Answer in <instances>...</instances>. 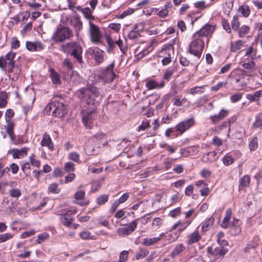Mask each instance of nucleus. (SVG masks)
I'll return each mask as SVG.
<instances>
[{
  "label": "nucleus",
  "instance_id": "603ef678",
  "mask_svg": "<svg viewBox=\"0 0 262 262\" xmlns=\"http://www.w3.org/2000/svg\"><path fill=\"white\" fill-rule=\"evenodd\" d=\"M40 144L42 146H47L49 148V135L46 133Z\"/></svg>",
  "mask_w": 262,
  "mask_h": 262
},
{
  "label": "nucleus",
  "instance_id": "ea45409f",
  "mask_svg": "<svg viewBox=\"0 0 262 262\" xmlns=\"http://www.w3.org/2000/svg\"><path fill=\"white\" fill-rule=\"evenodd\" d=\"M238 12L241 13L244 17H247L250 14V11L248 6H242L239 8Z\"/></svg>",
  "mask_w": 262,
  "mask_h": 262
},
{
  "label": "nucleus",
  "instance_id": "4468645a",
  "mask_svg": "<svg viewBox=\"0 0 262 262\" xmlns=\"http://www.w3.org/2000/svg\"><path fill=\"white\" fill-rule=\"evenodd\" d=\"M0 67L2 69L7 68L8 73H12L15 68L14 61L13 60H2L0 58Z\"/></svg>",
  "mask_w": 262,
  "mask_h": 262
},
{
  "label": "nucleus",
  "instance_id": "4c0bfd02",
  "mask_svg": "<svg viewBox=\"0 0 262 262\" xmlns=\"http://www.w3.org/2000/svg\"><path fill=\"white\" fill-rule=\"evenodd\" d=\"M250 30V28L247 25L242 26L238 30V35L239 37H242L247 34Z\"/></svg>",
  "mask_w": 262,
  "mask_h": 262
},
{
  "label": "nucleus",
  "instance_id": "0e129e2a",
  "mask_svg": "<svg viewBox=\"0 0 262 262\" xmlns=\"http://www.w3.org/2000/svg\"><path fill=\"white\" fill-rule=\"evenodd\" d=\"M117 233L120 236H127L129 235L127 230L125 227L118 228L117 229Z\"/></svg>",
  "mask_w": 262,
  "mask_h": 262
},
{
  "label": "nucleus",
  "instance_id": "0eeeda50",
  "mask_svg": "<svg viewBox=\"0 0 262 262\" xmlns=\"http://www.w3.org/2000/svg\"><path fill=\"white\" fill-rule=\"evenodd\" d=\"M89 25L90 34L91 40L94 42H99L101 36L99 27L93 24L92 21H89Z\"/></svg>",
  "mask_w": 262,
  "mask_h": 262
},
{
  "label": "nucleus",
  "instance_id": "58836bf2",
  "mask_svg": "<svg viewBox=\"0 0 262 262\" xmlns=\"http://www.w3.org/2000/svg\"><path fill=\"white\" fill-rule=\"evenodd\" d=\"M174 72L173 68H169L167 69L163 75V79L167 81H169Z\"/></svg>",
  "mask_w": 262,
  "mask_h": 262
},
{
  "label": "nucleus",
  "instance_id": "5fc2aeb1",
  "mask_svg": "<svg viewBox=\"0 0 262 262\" xmlns=\"http://www.w3.org/2000/svg\"><path fill=\"white\" fill-rule=\"evenodd\" d=\"M149 126V122L146 120L142 122V124H141L138 127L137 130L138 132H140L141 130H144Z\"/></svg>",
  "mask_w": 262,
  "mask_h": 262
},
{
  "label": "nucleus",
  "instance_id": "37998d69",
  "mask_svg": "<svg viewBox=\"0 0 262 262\" xmlns=\"http://www.w3.org/2000/svg\"><path fill=\"white\" fill-rule=\"evenodd\" d=\"M246 55L248 56V58L253 59L256 56V50L252 47H250L246 50Z\"/></svg>",
  "mask_w": 262,
  "mask_h": 262
},
{
  "label": "nucleus",
  "instance_id": "6e6552de",
  "mask_svg": "<svg viewBox=\"0 0 262 262\" xmlns=\"http://www.w3.org/2000/svg\"><path fill=\"white\" fill-rule=\"evenodd\" d=\"M54 108L52 115L54 117H61L66 113L67 106L62 102H58L54 105L50 106V111Z\"/></svg>",
  "mask_w": 262,
  "mask_h": 262
},
{
  "label": "nucleus",
  "instance_id": "1a4fd4ad",
  "mask_svg": "<svg viewBox=\"0 0 262 262\" xmlns=\"http://www.w3.org/2000/svg\"><path fill=\"white\" fill-rule=\"evenodd\" d=\"M114 63L109 65L103 71L102 74V77L103 80L106 82H111L114 79L116 75L113 71Z\"/></svg>",
  "mask_w": 262,
  "mask_h": 262
},
{
  "label": "nucleus",
  "instance_id": "4be33fe9",
  "mask_svg": "<svg viewBox=\"0 0 262 262\" xmlns=\"http://www.w3.org/2000/svg\"><path fill=\"white\" fill-rule=\"evenodd\" d=\"M186 248L183 244L177 245L173 250L171 252L170 255L174 258L179 255L181 252L185 250Z\"/></svg>",
  "mask_w": 262,
  "mask_h": 262
},
{
  "label": "nucleus",
  "instance_id": "bf43d9fd",
  "mask_svg": "<svg viewBox=\"0 0 262 262\" xmlns=\"http://www.w3.org/2000/svg\"><path fill=\"white\" fill-rule=\"evenodd\" d=\"M255 66V63L253 61H250L248 62H245L242 64V67L245 69L250 70L253 68Z\"/></svg>",
  "mask_w": 262,
  "mask_h": 262
},
{
  "label": "nucleus",
  "instance_id": "c85d7f7f",
  "mask_svg": "<svg viewBox=\"0 0 262 262\" xmlns=\"http://www.w3.org/2000/svg\"><path fill=\"white\" fill-rule=\"evenodd\" d=\"M106 40L107 42V43L108 45V48L106 49V52L108 53H110L112 52V51L114 50L115 47H116V42L115 41H114L112 38L108 36H107L106 37Z\"/></svg>",
  "mask_w": 262,
  "mask_h": 262
},
{
  "label": "nucleus",
  "instance_id": "9b49d317",
  "mask_svg": "<svg viewBox=\"0 0 262 262\" xmlns=\"http://www.w3.org/2000/svg\"><path fill=\"white\" fill-rule=\"evenodd\" d=\"M95 112L94 109L86 112H83L82 120L85 126L90 127L91 125L93 123V115Z\"/></svg>",
  "mask_w": 262,
  "mask_h": 262
},
{
  "label": "nucleus",
  "instance_id": "a18cd8bd",
  "mask_svg": "<svg viewBox=\"0 0 262 262\" xmlns=\"http://www.w3.org/2000/svg\"><path fill=\"white\" fill-rule=\"evenodd\" d=\"M205 87L204 85H202L201 86H196L193 88H191L190 90V93L192 95H195L196 94H202L204 92L202 89Z\"/></svg>",
  "mask_w": 262,
  "mask_h": 262
},
{
  "label": "nucleus",
  "instance_id": "473e14b6",
  "mask_svg": "<svg viewBox=\"0 0 262 262\" xmlns=\"http://www.w3.org/2000/svg\"><path fill=\"white\" fill-rule=\"evenodd\" d=\"M108 194L101 195L96 199V202L99 205H103L108 201Z\"/></svg>",
  "mask_w": 262,
  "mask_h": 262
},
{
  "label": "nucleus",
  "instance_id": "b1692460",
  "mask_svg": "<svg viewBox=\"0 0 262 262\" xmlns=\"http://www.w3.org/2000/svg\"><path fill=\"white\" fill-rule=\"evenodd\" d=\"M7 125L5 126L6 132L10 136L11 139L13 141L15 139L14 134V124L11 121L7 122Z\"/></svg>",
  "mask_w": 262,
  "mask_h": 262
},
{
  "label": "nucleus",
  "instance_id": "052dcab7",
  "mask_svg": "<svg viewBox=\"0 0 262 262\" xmlns=\"http://www.w3.org/2000/svg\"><path fill=\"white\" fill-rule=\"evenodd\" d=\"M222 24L223 28L228 32L230 33L231 32V28L230 27L229 23L228 21L226 19H223L222 20Z\"/></svg>",
  "mask_w": 262,
  "mask_h": 262
},
{
  "label": "nucleus",
  "instance_id": "f704fd0d",
  "mask_svg": "<svg viewBox=\"0 0 262 262\" xmlns=\"http://www.w3.org/2000/svg\"><path fill=\"white\" fill-rule=\"evenodd\" d=\"M149 252L145 249H141L137 252L136 258L137 259H140L145 257L148 254Z\"/></svg>",
  "mask_w": 262,
  "mask_h": 262
},
{
  "label": "nucleus",
  "instance_id": "a19ab883",
  "mask_svg": "<svg viewBox=\"0 0 262 262\" xmlns=\"http://www.w3.org/2000/svg\"><path fill=\"white\" fill-rule=\"evenodd\" d=\"M238 17L237 15H234L233 18V20L231 22L232 28L233 30H238L239 26V22L238 20Z\"/></svg>",
  "mask_w": 262,
  "mask_h": 262
},
{
  "label": "nucleus",
  "instance_id": "5701e85b",
  "mask_svg": "<svg viewBox=\"0 0 262 262\" xmlns=\"http://www.w3.org/2000/svg\"><path fill=\"white\" fill-rule=\"evenodd\" d=\"M69 212H71V211L67 212L66 214L63 215L60 217L61 222L68 227L70 226L73 220V218L71 216V213H69Z\"/></svg>",
  "mask_w": 262,
  "mask_h": 262
},
{
  "label": "nucleus",
  "instance_id": "412c9836",
  "mask_svg": "<svg viewBox=\"0 0 262 262\" xmlns=\"http://www.w3.org/2000/svg\"><path fill=\"white\" fill-rule=\"evenodd\" d=\"M232 212L231 209H228L226 211L225 216L224 217L223 222L221 224V226L224 228H227L229 226V222L231 219Z\"/></svg>",
  "mask_w": 262,
  "mask_h": 262
},
{
  "label": "nucleus",
  "instance_id": "338daca9",
  "mask_svg": "<svg viewBox=\"0 0 262 262\" xmlns=\"http://www.w3.org/2000/svg\"><path fill=\"white\" fill-rule=\"evenodd\" d=\"M35 233V231L34 230H31L30 231H27L24 232L21 235V238H25L34 235Z\"/></svg>",
  "mask_w": 262,
  "mask_h": 262
},
{
  "label": "nucleus",
  "instance_id": "393cba45",
  "mask_svg": "<svg viewBox=\"0 0 262 262\" xmlns=\"http://www.w3.org/2000/svg\"><path fill=\"white\" fill-rule=\"evenodd\" d=\"M250 177L249 175H245L239 180V188L242 189L244 187H247L249 186Z\"/></svg>",
  "mask_w": 262,
  "mask_h": 262
},
{
  "label": "nucleus",
  "instance_id": "774afa93",
  "mask_svg": "<svg viewBox=\"0 0 262 262\" xmlns=\"http://www.w3.org/2000/svg\"><path fill=\"white\" fill-rule=\"evenodd\" d=\"M177 26L178 28L182 31L184 32L186 29V26L183 20H180L178 21Z\"/></svg>",
  "mask_w": 262,
  "mask_h": 262
},
{
  "label": "nucleus",
  "instance_id": "7c9ffc66",
  "mask_svg": "<svg viewBox=\"0 0 262 262\" xmlns=\"http://www.w3.org/2000/svg\"><path fill=\"white\" fill-rule=\"evenodd\" d=\"M81 11L84 16L90 20V21H92L94 19V17L92 15V11L89 8H83L81 10Z\"/></svg>",
  "mask_w": 262,
  "mask_h": 262
},
{
  "label": "nucleus",
  "instance_id": "79ce46f5",
  "mask_svg": "<svg viewBox=\"0 0 262 262\" xmlns=\"http://www.w3.org/2000/svg\"><path fill=\"white\" fill-rule=\"evenodd\" d=\"M234 161V158L229 155H226L223 159V162L224 165L226 166L232 164Z\"/></svg>",
  "mask_w": 262,
  "mask_h": 262
},
{
  "label": "nucleus",
  "instance_id": "de8ad7c7",
  "mask_svg": "<svg viewBox=\"0 0 262 262\" xmlns=\"http://www.w3.org/2000/svg\"><path fill=\"white\" fill-rule=\"evenodd\" d=\"M227 81H222L219 82L217 84L211 87V90L212 91H217L220 89L225 87L227 84Z\"/></svg>",
  "mask_w": 262,
  "mask_h": 262
},
{
  "label": "nucleus",
  "instance_id": "e2e57ef3",
  "mask_svg": "<svg viewBox=\"0 0 262 262\" xmlns=\"http://www.w3.org/2000/svg\"><path fill=\"white\" fill-rule=\"evenodd\" d=\"M181 213V208L180 207H178L171 211H170L169 214L170 216L174 217Z\"/></svg>",
  "mask_w": 262,
  "mask_h": 262
},
{
  "label": "nucleus",
  "instance_id": "aec40b11",
  "mask_svg": "<svg viewBox=\"0 0 262 262\" xmlns=\"http://www.w3.org/2000/svg\"><path fill=\"white\" fill-rule=\"evenodd\" d=\"M262 97V90L256 91L254 94H250L247 95V98L250 101H259V97Z\"/></svg>",
  "mask_w": 262,
  "mask_h": 262
},
{
  "label": "nucleus",
  "instance_id": "20e7f679",
  "mask_svg": "<svg viewBox=\"0 0 262 262\" xmlns=\"http://www.w3.org/2000/svg\"><path fill=\"white\" fill-rule=\"evenodd\" d=\"M73 36V33L71 29L60 25L57 27L56 32L52 36V39L56 42H61Z\"/></svg>",
  "mask_w": 262,
  "mask_h": 262
},
{
  "label": "nucleus",
  "instance_id": "69168bd1",
  "mask_svg": "<svg viewBox=\"0 0 262 262\" xmlns=\"http://www.w3.org/2000/svg\"><path fill=\"white\" fill-rule=\"evenodd\" d=\"M242 97V95L241 94H234L231 96L230 100L232 102H236L239 101Z\"/></svg>",
  "mask_w": 262,
  "mask_h": 262
},
{
  "label": "nucleus",
  "instance_id": "f8f14e48",
  "mask_svg": "<svg viewBox=\"0 0 262 262\" xmlns=\"http://www.w3.org/2000/svg\"><path fill=\"white\" fill-rule=\"evenodd\" d=\"M229 114V111L226 110L222 109L218 114L214 115L210 117V119L214 124H216L220 121L226 117Z\"/></svg>",
  "mask_w": 262,
  "mask_h": 262
},
{
  "label": "nucleus",
  "instance_id": "9d476101",
  "mask_svg": "<svg viewBox=\"0 0 262 262\" xmlns=\"http://www.w3.org/2000/svg\"><path fill=\"white\" fill-rule=\"evenodd\" d=\"M214 26L207 24L194 34L198 35L199 38H203L204 39V37L212 34L214 31Z\"/></svg>",
  "mask_w": 262,
  "mask_h": 262
},
{
  "label": "nucleus",
  "instance_id": "a211bd4d",
  "mask_svg": "<svg viewBox=\"0 0 262 262\" xmlns=\"http://www.w3.org/2000/svg\"><path fill=\"white\" fill-rule=\"evenodd\" d=\"M164 85L165 83L164 81L159 83L154 80H149L146 83V86L148 90L162 88Z\"/></svg>",
  "mask_w": 262,
  "mask_h": 262
},
{
  "label": "nucleus",
  "instance_id": "2eb2a0df",
  "mask_svg": "<svg viewBox=\"0 0 262 262\" xmlns=\"http://www.w3.org/2000/svg\"><path fill=\"white\" fill-rule=\"evenodd\" d=\"M164 234H165L164 233H162L158 237H155L153 238H145L143 239L142 245L145 246H152L160 241L162 239V237L164 235Z\"/></svg>",
  "mask_w": 262,
  "mask_h": 262
},
{
  "label": "nucleus",
  "instance_id": "2f4dec72",
  "mask_svg": "<svg viewBox=\"0 0 262 262\" xmlns=\"http://www.w3.org/2000/svg\"><path fill=\"white\" fill-rule=\"evenodd\" d=\"M243 45V42L242 40H237L234 43H232L230 47L231 51L235 52L240 50Z\"/></svg>",
  "mask_w": 262,
  "mask_h": 262
},
{
  "label": "nucleus",
  "instance_id": "f3484780",
  "mask_svg": "<svg viewBox=\"0 0 262 262\" xmlns=\"http://www.w3.org/2000/svg\"><path fill=\"white\" fill-rule=\"evenodd\" d=\"M50 78L52 79L53 84L56 86L61 84L60 75L53 69H50Z\"/></svg>",
  "mask_w": 262,
  "mask_h": 262
},
{
  "label": "nucleus",
  "instance_id": "cd10ccee",
  "mask_svg": "<svg viewBox=\"0 0 262 262\" xmlns=\"http://www.w3.org/2000/svg\"><path fill=\"white\" fill-rule=\"evenodd\" d=\"M193 5L195 8L200 10H203L211 6L209 4H206L204 1H197L193 4Z\"/></svg>",
  "mask_w": 262,
  "mask_h": 262
},
{
  "label": "nucleus",
  "instance_id": "a878e982",
  "mask_svg": "<svg viewBox=\"0 0 262 262\" xmlns=\"http://www.w3.org/2000/svg\"><path fill=\"white\" fill-rule=\"evenodd\" d=\"M70 23L76 28V30H80L82 28V24L77 17H72L70 18Z\"/></svg>",
  "mask_w": 262,
  "mask_h": 262
},
{
  "label": "nucleus",
  "instance_id": "bb28decb",
  "mask_svg": "<svg viewBox=\"0 0 262 262\" xmlns=\"http://www.w3.org/2000/svg\"><path fill=\"white\" fill-rule=\"evenodd\" d=\"M200 238L201 236L199 232L198 231H194L189 236L188 244L191 245L193 243H196L200 239Z\"/></svg>",
  "mask_w": 262,
  "mask_h": 262
},
{
  "label": "nucleus",
  "instance_id": "dca6fc26",
  "mask_svg": "<svg viewBox=\"0 0 262 262\" xmlns=\"http://www.w3.org/2000/svg\"><path fill=\"white\" fill-rule=\"evenodd\" d=\"M26 46L27 50L30 51H40L43 49L42 45L39 42L27 41Z\"/></svg>",
  "mask_w": 262,
  "mask_h": 262
},
{
  "label": "nucleus",
  "instance_id": "49530a36",
  "mask_svg": "<svg viewBox=\"0 0 262 262\" xmlns=\"http://www.w3.org/2000/svg\"><path fill=\"white\" fill-rule=\"evenodd\" d=\"M13 237V235L9 233L2 234L0 235V243L6 242Z\"/></svg>",
  "mask_w": 262,
  "mask_h": 262
},
{
  "label": "nucleus",
  "instance_id": "3c124183",
  "mask_svg": "<svg viewBox=\"0 0 262 262\" xmlns=\"http://www.w3.org/2000/svg\"><path fill=\"white\" fill-rule=\"evenodd\" d=\"M14 116L13 111L11 109L7 110L5 113V119L6 122L10 121L11 118Z\"/></svg>",
  "mask_w": 262,
  "mask_h": 262
},
{
  "label": "nucleus",
  "instance_id": "e433bc0d",
  "mask_svg": "<svg viewBox=\"0 0 262 262\" xmlns=\"http://www.w3.org/2000/svg\"><path fill=\"white\" fill-rule=\"evenodd\" d=\"M249 148L251 150H255L258 147V138L254 137L249 144Z\"/></svg>",
  "mask_w": 262,
  "mask_h": 262
},
{
  "label": "nucleus",
  "instance_id": "6ab92c4d",
  "mask_svg": "<svg viewBox=\"0 0 262 262\" xmlns=\"http://www.w3.org/2000/svg\"><path fill=\"white\" fill-rule=\"evenodd\" d=\"M228 251L227 248L218 247L214 249V256L216 258H222Z\"/></svg>",
  "mask_w": 262,
  "mask_h": 262
},
{
  "label": "nucleus",
  "instance_id": "c756f323",
  "mask_svg": "<svg viewBox=\"0 0 262 262\" xmlns=\"http://www.w3.org/2000/svg\"><path fill=\"white\" fill-rule=\"evenodd\" d=\"M227 128V135L229 136V133L230 130V121L224 122L223 124H222L220 126H217L215 127V130L217 133H219L221 130L224 129V128Z\"/></svg>",
  "mask_w": 262,
  "mask_h": 262
},
{
  "label": "nucleus",
  "instance_id": "8fccbe9b",
  "mask_svg": "<svg viewBox=\"0 0 262 262\" xmlns=\"http://www.w3.org/2000/svg\"><path fill=\"white\" fill-rule=\"evenodd\" d=\"M60 190L61 189L58 187L57 184L53 183L50 185V192L56 194L59 193Z\"/></svg>",
  "mask_w": 262,
  "mask_h": 262
},
{
  "label": "nucleus",
  "instance_id": "09e8293b",
  "mask_svg": "<svg viewBox=\"0 0 262 262\" xmlns=\"http://www.w3.org/2000/svg\"><path fill=\"white\" fill-rule=\"evenodd\" d=\"M10 195L13 198H18L21 195V192L18 189H11L9 191Z\"/></svg>",
  "mask_w": 262,
  "mask_h": 262
},
{
  "label": "nucleus",
  "instance_id": "13d9d810",
  "mask_svg": "<svg viewBox=\"0 0 262 262\" xmlns=\"http://www.w3.org/2000/svg\"><path fill=\"white\" fill-rule=\"evenodd\" d=\"M84 196L85 192L81 190L77 191L74 195L75 199L77 200H81L84 199Z\"/></svg>",
  "mask_w": 262,
  "mask_h": 262
},
{
  "label": "nucleus",
  "instance_id": "c03bdc74",
  "mask_svg": "<svg viewBox=\"0 0 262 262\" xmlns=\"http://www.w3.org/2000/svg\"><path fill=\"white\" fill-rule=\"evenodd\" d=\"M64 170L66 172L73 171L75 170V164L72 162H67L64 166Z\"/></svg>",
  "mask_w": 262,
  "mask_h": 262
},
{
  "label": "nucleus",
  "instance_id": "f03ea898",
  "mask_svg": "<svg viewBox=\"0 0 262 262\" xmlns=\"http://www.w3.org/2000/svg\"><path fill=\"white\" fill-rule=\"evenodd\" d=\"M62 51L66 53L70 54L79 63H83L82 54V48L76 42H71L62 46Z\"/></svg>",
  "mask_w": 262,
  "mask_h": 262
},
{
  "label": "nucleus",
  "instance_id": "7ed1b4c3",
  "mask_svg": "<svg viewBox=\"0 0 262 262\" xmlns=\"http://www.w3.org/2000/svg\"><path fill=\"white\" fill-rule=\"evenodd\" d=\"M204 40L203 38H199L198 35L193 34L192 40L189 45V53L200 58L204 50Z\"/></svg>",
  "mask_w": 262,
  "mask_h": 262
},
{
  "label": "nucleus",
  "instance_id": "4d7b16f0",
  "mask_svg": "<svg viewBox=\"0 0 262 262\" xmlns=\"http://www.w3.org/2000/svg\"><path fill=\"white\" fill-rule=\"evenodd\" d=\"M48 237V233L46 232L42 233L38 235V238L36 240V243L40 244L42 241L47 239Z\"/></svg>",
  "mask_w": 262,
  "mask_h": 262
},
{
  "label": "nucleus",
  "instance_id": "c9c22d12",
  "mask_svg": "<svg viewBox=\"0 0 262 262\" xmlns=\"http://www.w3.org/2000/svg\"><path fill=\"white\" fill-rule=\"evenodd\" d=\"M104 52L102 50L97 51L95 54V60L99 63H102L104 60L103 54Z\"/></svg>",
  "mask_w": 262,
  "mask_h": 262
},
{
  "label": "nucleus",
  "instance_id": "423d86ee",
  "mask_svg": "<svg viewBox=\"0 0 262 262\" xmlns=\"http://www.w3.org/2000/svg\"><path fill=\"white\" fill-rule=\"evenodd\" d=\"M173 54V47L171 44L165 45L160 52V56L163 57L162 63L166 66L171 62V55Z\"/></svg>",
  "mask_w": 262,
  "mask_h": 262
},
{
  "label": "nucleus",
  "instance_id": "6e6d98bb",
  "mask_svg": "<svg viewBox=\"0 0 262 262\" xmlns=\"http://www.w3.org/2000/svg\"><path fill=\"white\" fill-rule=\"evenodd\" d=\"M253 127L254 128L262 127V118L259 116H256L255 121L253 124Z\"/></svg>",
  "mask_w": 262,
  "mask_h": 262
},
{
  "label": "nucleus",
  "instance_id": "f257e3e1",
  "mask_svg": "<svg viewBox=\"0 0 262 262\" xmlns=\"http://www.w3.org/2000/svg\"><path fill=\"white\" fill-rule=\"evenodd\" d=\"M77 95L82 102L95 106L99 105L101 99L98 89L92 85L80 89L77 91Z\"/></svg>",
  "mask_w": 262,
  "mask_h": 262
},
{
  "label": "nucleus",
  "instance_id": "39448f33",
  "mask_svg": "<svg viewBox=\"0 0 262 262\" xmlns=\"http://www.w3.org/2000/svg\"><path fill=\"white\" fill-rule=\"evenodd\" d=\"M195 121L193 117L179 122L174 127L178 135H182L184 132L194 125Z\"/></svg>",
  "mask_w": 262,
  "mask_h": 262
},
{
  "label": "nucleus",
  "instance_id": "680f3d73",
  "mask_svg": "<svg viewBox=\"0 0 262 262\" xmlns=\"http://www.w3.org/2000/svg\"><path fill=\"white\" fill-rule=\"evenodd\" d=\"M140 36L139 33L135 30H132L128 33V37L130 39H135Z\"/></svg>",
  "mask_w": 262,
  "mask_h": 262
},
{
  "label": "nucleus",
  "instance_id": "864d4df0",
  "mask_svg": "<svg viewBox=\"0 0 262 262\" xmlns=\"http://www.w3.org/2000/svg\"><path fill=\"white\" fill-rule=\"evenodd\" d=\"M69 159L75 162L79 161V155L76 152H71L69 155Z\"/></svg>",
  "mask_w": 262,
  "mask_h": 262
},
{
  "label": "nucleus",
  "instance_id": "ddd939ff",
  "mask_svg": "<svg viewBox=\"0 0 262 262\" xmlns=\"http://www.w3.org/2000/svg\"><path fill=\"white\" fill-rule=\"evenodd\" d=\"M28 150L29 148L26 147L21 148V149L14 148L12 150L11 152L14 158L19 159L26 156Z\"/></svg>",
  "mask_w": 262,
  "mask_h": 262
},
{
  "label": "nucleus",
  "instance_id": "72a5a7b5",
  "mask_svg": "<svg viewBox=\"0 0 262 262\" xmlns=\"http://www.w3.org/2000/svg\"><path fill=\"white\" fill-rule=\"evenodd\" d=\"M214 221L213 217H210L206 222L202 225V229L204 231H206L208 230L209 227L212 225Z\"/></svg>",
  "mask_w": 262,
  "mask_h": 262
}]
</instances>
